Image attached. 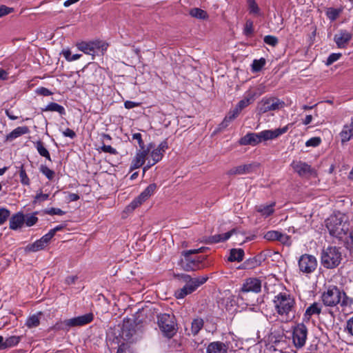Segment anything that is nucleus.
Returning <instances> with one entry per match:
<instances>
[{
    "instance_id": "nucleus-1",
    "label": "nucleus",
    "mask_w": 353,
    "mask_h": 353,
    "mask_svg": "<svg viewBox=\"0 0 353 353\" xmlns=\"http://www.w3.org/2000/svg\"><path fill=\"white\" fill-rule=\"evenodd\" d=\"M274 311L283 320L289 322L294 319L296 303L293 295L283 292L276 294L272 299Z\"/></svg>"
},
{
    "instance_id": "nucleus-2",
    "label": "nucleus",
    "mask_w": 353,
    "mask_h": 353,
    "mask_svg": "<svg viewBox=\"0 0 353 353\" xmlns=\"http://www.w3.org/2000/svg\"><path fill=\"white\" fill-rule=\"evenodd\" d=\"M321 301L326 307H334L340 305L341 307L350 306L353 301L345 292L336 286H330L321 294Z\"/></svg>"
},
{
    "instance_id": "nucleus-3",
    "label": "nucleus",
    "mask_w": 353,
    "mask_h": 353,
    "mask_svg": "<svg viewBox=\"0 0 353 353\" xmlns=\"http://www.w3.org/2000/svg\"><path fill=\"white\" fill-rule=\"evenodd\" d=\"M325 225L330 234L338 239H342L349 230L346 216L339 212L328 217Z\"/></svg>"
},
{
    "instance_id": "nucleus-4",
    "label": "nucleus",
    "mask_w": 353,
    "mask_h": 353,
    "mask_svg": "<svg viewBox=\"0 0 353 353\" xmlns=\"http://www.w3.org/2000/svg\"><path fill=\"white\" fill-rule=\"evenodd\" d=\"M205 248L190 250L182 252L183 257L180 261V265L185 271H194L200 269L201 263L205 259L204 257L196 256V254L201 253Z\"/></svg>"
},
{
    "instance_id": "nucleus-5",
    "label": "nucleus",
    "mask_w": 353,
    "mask_h": 353,
    "mask_svg": "<svg viewBox=\"0 0 353 353\" xmlns=\"http://www.w3.org/2000/svg\"><path fill=\"white\" fill-rule=\"evenodd\" d=\"M321 264L327 269L336 268L342 260L341 252L339 248L335 246H330L324 249L321 252Z\"/></svg>"
},
{
    "instance_id": "nucleus-6",
    "label": "nucleus",
    "mask_w": 353,
    "mask_h": 353,
    "mask_svg": "<svg viewBox=\"0 0 353 353\" xmlns=\"http://www.w3.org/2000/svg\"><path fill=\"white\" fill-rule=\"evenodd\" d=\"M93 314L90 312L81 316L58 322L54 325L53 329L55 330L68 331L70 327L83 326L90 323L93 321Z\"/></svg>"
},
{
    "instance_id": "nucleus-7",
    "label": "nucleus",
    "mask_w": 353,
    "mask_h": 353,
    "mask_svg": "<svg viewBox=\"0 0 353 353\" xmlns=\"http://www.w3.org/2000/svg\"><path fill=\"white\" fill-rule=\"evenodd\" d=\"M157 324L163 335L168 338H172L176 332L175 317L170 314H160L157 316Z\"/></svg>"
},
{
    "instance_id": "nucleus-8",
    "label": "nucleus",
    "mask_w": 353,
    "mask_h": 353,
    "mask_svg": "<svg viewBox=\"0 0 353 353\" xmlns=\"http://www.w3.org/2000/svg\"><path fill=\"white\" fill-rule=\"evenodd\" d=\"M285 102L276 97H263L258 103L259 114H263L268 112L279 110L285 107Z\"/></svg>"
},
{
    "instance_id": "nucleus-9",
    "label": "nucleus",
    "mask_w": 353,
    "mask_h": 353,
    "mask_svg": "<svg viewBox=\"0 0 353 353\" xmlns=\"http://www.w3.org/2000/svg\"><path fill=\"white\" fill-rule=\"evenodd\" d=\"M208 279V276H199L194 278V281L186 283L183 288L177 290L175 292V296L176 299H183L188 294L194 292L199 286L204 284Z\"/></svg>"
},
{
    "instance_id": "nucleus-10",
    "label": "nucleus",
    "mask_w": 353,
    "mask_h": 353,
    "mask_svg": "<svg viewBox=\"0 0 353 353\" xmlns=\"http://www.w3.org/2000/svg\"><path fill=\"white\" fill-rule=\"evenodd\" d=\"M307 327L303 323H298L292 329V343L296 348L303 347L307 339Z\"/></svg>"
},
{
    "instance_id": "nucleus-11",
    "label": "nucleus",
    "mask_w": 353,
    "mask_h": 353,
    "mask_svg": "<svg viewBox=\"0 0 353 353\" xmlns=\"http://www.w3.org/2000/svg\"><path fill=\"white\" fill-rule=\"evenodd\" d=\"M298 265L300 272L308 274L315 271L318 263L314 256L305 254L300 256Z\"/></svg>"
},
{
    "instance_id": "nucleus-12",
    "label": "nucleus",
    "mask_w": 353,
    "mask_h": 353,
    "mask_svg": "<svg viewBox=\"0 0 353 353\" xmlns=\"http://www.w3.org/2000/svg\"><path fill=\"white\" fill-rule=\"evenodd\" d=\"M77 48L86 54L91 55L92 59L96 54L101 49L105 50L107 49V44L101 41H95L90 42H81L77 44Z\"/></svg>"
},
{
    "instance_id": "nucleus-13",
    "label": "nucleus",
    "mask_w": 353,
    "mask_h": 353,
    "mask_svg": "<svg viewBox=\"0 0 353 353\" xmlns=\"http://www.w3.org/2000/svg\"><path fill=\"white\" fill-rule=\"evenodd\" d=\"M291 166L301 176H316V172L310 165L301 161H293Z\"/></svg>"
},
{
    "instance_id": "nucleus-14",
    "label": "nucleus",
    "mask_w": 353,
    "mask_h": 353,
    "mask_svg": "<svg viewBox=\"0 0 353 353\" xmlns=\"http://www.w3.org/2000/svg\"><path fill=\"white\" fill-rule=\"evenodd\" d=\"M261 290V281L257 278H249L247 279L243 283L240 292L248 293L254 292L259 293Z\"/></svg>"
},
{
    "instance_id": "nucleus-15",
    "label": "nucleus",
    "mask_w": 353,
    "mask_h": 353,
    "mask_svg": "<svg viewBox=\"0 0 353 353\" xmlns=\"http://www.w3.org/2000/svg\"><path fill=\"white\" fill-rule=\"evenodd\" d=\"M288 130V125H285L282 128H276L274 130H265L259 132L261 143L276 139L281 135L285 134Z\"/></svg>"
},
{
    "instance_id": "nucleus-16",
    "label": "nucleus",
    "mask_w": 353,
    "mask_h": 353,
    "mask_svg": "<svg viewBox=\"0 0 353 353\" xmlns=\"http://www.w3.org/2000/svg\"><path fill=\"white\" fill-rule=\"evenodd\" d=\"M352 34L346 30H341L334 36V41L339 48H345L352 39Z\"/></svg>"
},
{
    "instance_id": "nucleus-17",
    "label": "nucleus",
    "mask_w": 353,
    "mask_h": 353,
    "mask_svg": "<svg viewBox=\"0 0 353 353\" xmlns=\"http://www.w3.org/2000/svg\"><path fill=\"white\" fill-rule=\"evenodd\" d=\"M136 334L135 325L130 321H124L122 325L120 336L124 341L130 342Z\"/></svg>"
},
{
    "instance_id": "nucleus-18",
    "label": "nucleus",
    "mask_w": 353,
    "mask_h": 353,
    "mask_svg": "<svg viewBox=\"0 0 353 353\" xmlns=\"http://www.w3.org/2000/svg\"><path fill=\"white\" fill-rule=\"evenodd\" d=\"M152 144H150L146 150L141 149L136 154L135 157L133 159L131 165L130 170H135L143 165L145 161L146 156L148 154V152L152 148Z\"/></svg>"
},
{
    "instance_id": "nucleus-19",
    "label": "nucleus",
    "mask_w": 353,
    "mask_h": 353,
    "mask_svg": "<svg viewBox=\"0 0 353 353\" xmlns=\"http://www.w3.org/2000/svg\"><path fill=\"white\" fill-rule=\"evenodd\" d=\"M261 143L260 135L259 133L250 132L241 138L239 143L242 145H256Z\"/></svg>"
},
{
    "instance_id": "nucleus-20",
    "label": "nucleus",
    "mask_w": 353,
    "mask_h": 353,
    "mask_svg": "<svg viewBox=\"0 0 353 353\" xmlns=\"http://www.w3.org/2000/svg\"><path fill=\"white\" fill-rule=\"evenodd\" d=\"M228 346L221 341H214L208 344L206 353H228Z\"/></svg>"
},
{
    "instance_id": "nucleus-21",
    "label": "nucleus",
    "mask_w": 353,
    "mask_h": 353,
    "mask_svg": "<svg viewBox=\"0 0 353 353\" xmlns=\"http://www.w3.org/2000/svg\"><path fill=\"white\" fill-rule=\"evenodd\" d=\"M168 143L166 141H162L158 147L153 150L151 152V157L153 161V163H157L160 160H161L163 153L165 150L168 148Z\"/></svg>"
},
{
    "instance_id": "nucleus-22",
    "label": "nucleus",
    "mask_w": 353,
    "mask_h": 353,
    "mask_svg": "<svg viewBox=\"0 0 353 353\" xmlns=\"http://www.w3.org/2000/svg\"><path fill=\"white\" fill-rule=\"evenodd\" d=\"M21 341V337L18 336H11L4 340L2 336H0V350L12 347L17 345Z\"/></svg>"
},
{
    "instance_id": "nucleus-23",
    "label": "nucleus",
    "mask_w": 353,
    "mask_h": 353,
    "mask_svg": "<svg viewBox=\"0 0 353 353\" xmlns=\"http://www.w3.org/2000/svg\"><path fill=\"white\" fill-rule=\"evenodd\" d=\"M321 305L319 303H313L305 310L304 313V319L309 321L312 316L320 314L321 312Z\"/></svg>"
},
{
    "instance_id": "nucleus-24",
    "label": "nucleus",
    "mask_w": 353,
    "mask_h": 353,
    "mask_svg": "<svg viewBox=\"0 0 353 353\" xmlns=\"http://www.w3.org/2000/svg\"><path fill=\"white\" fill-rule=\"evenodd\" d=\"M253 164L241 165L234 167L228 172L229 175H238L250 173L252 172Z\"/></svg>"
},
{
    "instance_id": "nucleus-25",
    "label": "nucleus",
    "mask_w": 353,
    "mask_h": 353,
    "mask_svg": "<svg viewBox=\"0 0 353 353\" xmlns=\"http://www.w3.org/2000/svg\"><path fill=\"white\" fill-rule=\"evenodd\" d=\"M30 130L28 127L27 126H19L13 130L11 132H10L6 136V141H12L15 139L29 133Z\"/></svg>"
},
{
    "instance_id": "nucleus-26",
    "label": "nucleus",
    "mask_w": 353,
    "mask_h": 353,
    "mask_svg": "<svg viewBox=\"0 0 353 353\" xmlns=\"http://www.w3.org/2000/svg\"><path fill=\"white\" fill-rule=\"evenodd\" d=\"M235 232V230L233 229L228 232L220 234H215L211 236H209L206 240V243H216L219 242H223L228 240L232 234Z\"/></svg>"
},
{
    "instance_id": "nucleus-27",
    "label": "nucleus",
    "mask_w": 353,
    "mask_h": 353,
    "mask_svg": "<svg viewBox=\"0 0 353 353\" xmlns=\"http://www.w3.org/2000/svg\"><path fill=\"white\" fill-rule=\"evenodd\" d=\"M25 221V216L22 213H17L13 215L10 219V228L17 230L21 228Z\"/></svg>"
},
{
    "instance_id": "nucleus-28",
    "label": "nucleus",
    "mask_w": 353,
    "mask_h": 353,
    "mask_svg": "<svg viewBox=\"0 0 353 353\" xmlns=\"http://www.w3.org/2000/svg\"><path fill=\"white\" fill-rule=\"evenodd\" d=\"M339 136L342 143L349 141L353 137V123L350 125H345Z\"/></svg>"
},
{
    "instance_id": "nucleus-29",
    "label": "nucleus",
    "mask_w": 353,
    "mask_h": 353,
    "mask_svg": "<svg viewBox=\"0 0 353 353\" xmlns=\"http://www.w3.org/2000/svg\"><path fill=\"white\" fill-rule=\"evenodd\" d=\"M274 202L269 205H259L256 206V210L260 213L262 216L268 217L274 212Z\"/></svg>"
},
{
    "instance_id": "nucleus-30",
    "label": "nucleus",
    "mask_w": 353,
    "mask_h": 353,
    "mask_svg": "<svg viewBox=\"0 0 353 353\" xmlns=\"http://www.w3.org/2000/svg\"><path fill=\"white\" fill-rule=\"evenodd\" d=\"M42 112H56L61 116L65 114V110L63 106L54 103H49L46 106L41 108Z\"/></svg>"
},
{
    "instance_id": "nucleus-31",
    "label": "nucleus",
    "mask_w": 353,
    "mask_h": 353,
    "mask_svg": "<svg viewBox=\"0 0 353 353\" xmlns=\"http://www.w3.org/2000/svg\"><path fill=\"white\" fill-rule=\"evenodd\" d=\"M242 110L238 108V107L236 105V107L230 110L228 115L225 117L223 122L221 123V128H226L228 124L234 119L241 112Z\"/></svg>"
},
{
    "instance_id": "nucleus-32",
    "label": "nucleus",
    "mask_w": 353,
    "mask_h": 353,
    "mask_svg": "<svg viewBox=\"0 0 353 353\" xmlns=\"http://www.w3.org/2000/svg\"><path fill=\"white\" fill-rule=\"evenodd\" d=\"M157 185L155 183L150 184L139 196L143 202L148 200L156 191Z\"/></svg>"
},
{
    "instance_id": "nucleus-33",
    "label": "nucleus",
    "mask_w": 353,
    "mask_h": 353,
    "mask_svg": "<svg viewBox=\"0 0 353 353\" xmlns=\"http://www.w3.org/2000/svg\"><path fill=\"white\" fill-rule=\"evenodd\" d=\"M244 251L242 249H232L228 258L229 261H242L243 259Z\"/></svg>"
},
{
    "instance_id": "nucleus-34",
    "label": "nucleus",
    "mask_w": 353,
    "mask_h": 353,
    "mask_svg": "<svg viewBox=\"0 0 353 353\" xmlns=\"http://www.w3.org/2000/svg\"><path fill=\"white\" fill-rule=\"evenodd\" d=\"M35 148L39 152V154L45 157L46 159L51 161L50 154L46 148L44 146L43 143L41 141H37L34 143Z\"/></svg>"
},
{
    "instance_id": "nucleus-35",
    "label": "nucleus",
    "mask_w": 353,
    "mask_h": 353,
    "mask_svg": "<svg viewBox=\"0 0 353 353\" xmlns=\"http://www.w3.org/2000/svg\"><path fill=\"white\" fill-rule=\"evenodd\" d=\"M343 10V8L342 7L339 8H328L325 14L331 21H334L339 17Z\"/></svg>"
},
{
    "instance_id": "nucleus-36",
    "label": "nucleus",
    "mask_w": 353,
    "mask_h": 353,
    "mask_svg": "<svg viewBox=\"0 0 353 353\" xmlns=\"http://www.w3.org/2000/svg\"><path fill=\"white\" fill-rule=\"evenodd\" d=\"M203 320L201 318L195 319L192 321L191 324V332L192 334L195 336L203 327Z\"/></svg>"
},
{
    "instance_id": "nucleus-37",
    "label": "nucleus",
    "mask_w": 353,
    "mask_h": 353,
    "mask_svg": "<svg viewBox=\"0 0 353 353\" xmlns=\"http://www.w3.org/2000/svg\"><path fill=\"white\" fill-rule=\"evenodd\" d=\"M254 101V94L249 93L244 99L241 100L236 105L238 108L243 110L245 108L252 103Z\"/></svg>"
},
{
    "instance_id": "nucleus-38",
    "label": "nucleus",
    "mask_w": 353,
    "mask_h": 353,
    "mask_svg": "<svg viewBox=\"0 0 353 353\" xmlns=\"http://www.w3.org/2000/svg\"><path fill=\"white\" fill-rule=\"evenodd\" d=\"M46 246V245L43 242L41 239H39L34 243L28 245L26 248V250L28 252H35L44 249Z\"/></svg>"
},
{
    "instance_id": "nucleus-39",
    "label": "nucleus",
    "mask_w": 353,
    "mask_h": 353,
    "mask_svg": "<svg viewBox=\"0 0 353 353\" xmlns=\"http://www.w3.org/2000/svg\"><path fill=\"white\" fill-rule=\"evenodd\" d=\"M190 14L199 19H206L208 17V13L199 8H194L190 10Z\"/></svg>"
},
{
    "instance_id": "nucleus-40",
    "label": "nucleus",
    "mask_w": 353,
    "mask_h": 353,
    "mask_svg": "<svg viewBox=\"0 0 353 353\" xmlns=\"http://www.w3.org/2000/svg\"><path fill=\"white\" fill-rule=\"evenodd\" d=\"M266 63V61L264 58L259 59H254L252 64V71L253 72H257L261 70Z\"/></svg>"
},
{
    "instance_id": "nucleus-41",
    "label": "nucleus",
    "mask_w": 353,
    "mask_h": 353,
    "mask_svg": "<svg viewBox=\"0 0 353 353\" xmlns=\"http://www.w3.org/2000/svg\"><path fill=\"white\" fill-rule=\"evenodd\" d=\"M39 314H33L28 318L26 325L29 328L36 327L40 323Z\"/></svg>"
},
{
    "instance_id": "nucleus-42",
    "label": "nucleus",
    "mask_w": 353,
    "mask_h": 353,
    "mask_svg": "<svg viewBox=\"0 0 353 353\" xmlns=\"http://www.w3.org/2000/svg\"><path fill=\"white\" fill-rule=\"evenodd\" d=\"M19 176H20V182L23 185H30V179L28 178L26 171L24 169L23 165H21L19 167Z\"/></svg>"
},
{
    "instance_id": "nucleus-43",
    "label": "nucleus",
    "mask_w": 353,
    "mask_h": 353,
    "mask_svg": "<svg viewBox=\"0 0 353 353\" xmlns=\"http://www.w3.org/2000/svg\"><path fill=\"white\" fill-rule=\"evenodd\" d=\"M248 6L250 14H259L260 9L254 0H248Z\"/></svg>"
},
{
    "instance_id": "nucleus-44",
    "label": "nucleus",
    "mask_w": 353,
    "mask_h": 353,
    "mask_svg": "<svg viewBox=\"0 0 353 353\" xmlns=\"http://www.w3.org/2000/svg\"><path fill=\"white\" fill-rule=\"evenodd\" d=\"M143 201L141 199H139V196L135 198L127 207L126 210L128 212L133 211L138 206L141 205Z\"/></svg>"
},
{
    "instance_id": "nucleus-45",
    "label": "nucleus",
    "mask_w": 353,
    "mask_h": 353,
    "mask_svg": "<svg viewBox=\"0 0 353 353\" xmlns=\"http://www.w3.org/2000/svg\"><path fill=\"white\" fill-rule=\"evenodd\" d=\"M40 171L49 180H51L54 176V172L46 165H41Z\"/></svg>"
},
{
    "instance_id": "nucleus-46",
    "label": "nucleus",
    "mask_w": 353,
    "mask_h": 353,
    "mask_svg": "<svg viewBox=\"0 0 353 353\" xmlns=\"http://www.w3.org/2000/svg\"><path fill=\"white\" fill-rule=\"evenodd\" d=\"M280 232L271 230L266 232L264 238L268 241H278Z\"/></svg>"
},
{
    "instance_id": "nucleus-47",
    "label": "nucleus",
    "mask_w": 353,
    "mask_h": 353,
    "mask_svg": "<svg viewBox=\"0 0 353 353\" xmlns=\"http://www.w3.org/2000/svg\"><path fill=\"white\" fill-rule=\"evenodd\" d=\"M38 221V218L34 214H28L25 216L24 223L28 227L34 225Z\"/></svg>"
},
{
    "instance_id": "nucleus-48",
    "label": "nucleus",
    "mask_w": 353,
    "mask_h": 353,
    "mask_svg": "<svg viewBox=\"0 0 353 353\" xmlns=\"http://www.w3.org/2000/svg\"><path fill=\"white\" fill-rule=\"evenodd\" d=\"M341 53H332L327 57L325 62V65L327 66L332 65L333 63L338 61L341 57Z\"/></svg>"
},
{
    "instance_id": "nucleus-49",
    "label": "nucleus",
    "mask_w": 353,
    "mask_h": 353,
    "mask_svg": "<svg viewBox=\"0 0 353 353\" xmlns=\"http://www.w3.org/2000/svg\"><path fill=\"white\" fill-rule=\"evenodd\" d=\"M321 143V139L319 137H314L307 140L305 143V145L307 147H317Z\"/></svg>"
},
{
    "instance_id": "nucleus-50",
    "label": "nucleus",
    "mask_w": 353,
    "mask_h": 353,
    "mask_svg": "<svg viewBox=\"0 0 353 353\" xmlns=\"http://www.w3.org/2000/svg\"><path fill=\"white\" fill-rule=\"evenodd\" d=\"M278 241L281 242L282 244L286 245L288 246H290L292 244V240L290 236L285 234H282L281 232H280L279 235Z\"/></svg>"
},
{
    "instance_id": "nucleus-51",
    "label": "nucleus",
    "mask_w": 353,
    "mask_h": 353,
    "mask_svg": "<svg viewBox=\"0 0 353 353\" xmlns=\"http://www.w3.org/2000/svg\"><path fill=\"white\" fill-rule=\"evenodd\" d=\"M10 214V212L8 210L3 208H0V225L6 221Z\"/></svg>"
},
{
    "instance_id": "nucleus-52",
    "label": "nucleus",
    "mask_w": 353,
    "mask_h": 353,
    "mask_svg": "<svg viewBox=\"0 0 353 353\" xmlns=\"http://www.w3.org/2000/svg\"><path fill=\"white\" fill-rule=\"evenodd\" d=\"M264 42L272 46H275L278 43V39L272 35H267L263 39Z\"/></svg>"
},
{
    "instance_id": "nucleus-53",
    "label": "nucleus",
    "mask_w": 353,
    "mask_h": 353,
    "mask_svg": "<svg viewBox=\"0 0 353 353\" xmlns=\"http://www.w3.org/2000/svg\"><path fill=\"white\" fill-rule=\"evenodd\" d=\"M253 30V22L251 20H247L243 30L244 34L249 36L252 34Z\"/></svg>"
},
{
    "instance_id": "nucleus-54",
    "label": "nucleus",
    "mask_w": 353,
    "mask_h": 353,
    "mask_svg": "<svg viewBox=\"0 0 353 353\" xmlns=\"http://www.w3.org/2000/svg\"><path fill=\"white\" fill-rule=\"evenodd\" d=\"M45 212L50 215H63L65 214V212L61 210L60 208H51L45 211Z\"/></svg>"
},
{
    "instance_id": "nucleus-55",
    "label": "nucleus",
    "mask_w": 353,
    "mask_h": 353,
    "mask_svg": "<svg viewBox=\"0 0 353 353\" xmlns=\"http://www.w3.org/2000/svg\"><path fill=\"white\" fill-rule=\"evenodd\" d=\"M49 197V194H43L41 192L37 193L34 197V203H41V202H43L44 201H46Z\"/></svg>"
},
{
    "instance_id": "nucleus-56",
    "label": "nucleus",
    "mask_w": 353,
    "mask_h": 353,
    "mask_svg": "<svg viewBox=\"0 0 353 353\" xmlns=\"http://www.w3.org/2000/svg\"><path fill=\"white\" fill-rule=\"evenodd\" d=\"M36 93L42 96H50L52 94V92L48 88L44 87H39L36 90Z\"/></svg>"
},
{
    "instance_id": "nucleus-57",
    "label": "nucleus",
    "mask_w": 353,
    "mask_h": 353,
    "mask_svg": "<svg viewBox=\"0 0 353 353\" xmlns=\"http://www.w3.org/2000/svg\"><path fill=\"white\" fill-rule=\"evenodd\" d=\"M345 331L353 336V316L350 318L346 322Z\"/></svg>"
},
{
    "instance_id": "nucleus-58",
    "label": "nucleus",
    "mask_w": 353,
    "mask_h": 353,
    "mask_svg": "<svg viewBox=\"0 0 353 353\" xmlns=\"http://www.w3.org/2000/svg\"><path fill=\"white\" fill-rule=\"evenodd\" d=\"M132 139L136 140L141 149H144V143L142 140V136L140 133H134L132 134Z\"/></svg>"
},
{
    "instance_id": "nucleus-59",
    "label": "nucleus",
    "mask_w": 353,
    "mask_h": 353,
    "mask_svg": "<svg viewBox=\"0 0 353 353\" xmlns=\"http://www.w3.org/2000/svg\"><path fill=\"white\" fill-rule=\"evenodd\" d=\"M101 150L104 152L110 153L111 154H116L117 153L116 149L112 148L111 145H107L103 144L101 147Z\"/></svg>"
},
{
    "instance_id": "nucleus-60",
    "label": "nucleus",
    "mask_w": 353,
    "mask_h": 353,
    "mask_svg": "<svg viewBox=\"0 0 353 353\" xmlns=\"http://www.w3.org/2000/svg\"><path fill=\"white\" fill-rule=\"evenodd\" d=\"M13 11V8L7 7L6 6H0V17H2Z\"/></svg>"
},
{
    "instance_id": "nucleus-61",
    "label": "nucleus",
    "mask_w": 353,
    "mask_h": 353,
    "mask_svg": "<svg viewBox=\"0 0 353 353\" xmlns=\"http://www.w3.org/2000/svg\"><path fill=\"white\" fill-rule=\"evenodd\" d=\"M139 105H140V103L134 102V101H126L124 103V107L126 109H132V108H134L135 107H138Z\"/></svg>"
},
{
    "instance_id": "nucleus-62",
    "label": "nucleus",
    "mask_w": 353,
    "mask_h": 353,
    "mask_svg": "<svg viewBox=\"0 0 353 353\" xmlns=\"http://www.w3.org/2000/svg\"><path fill=\"white\" fill-rule=\"evenodd\" d=\"M63 134L64 137H70L71 139H74L76 137V133L70 128L65 129V130L63 132Z\"/></svg>"
},
{
    "instance_id": "nucleus-63",
    "label": "nucleus",
    "mask_w": 353,
    "mask_h": 353,
    "mask_svg": "<svg viewBox=\"0 0 353 353\" xmlns=\"http://www.w3.org/2000/svg\"><path fill=\"white\" fill-rule=\"evenodd\" d=\"M61 54H63V56L65 57V59L68 61H72V53H71V51L68 49H64L62 50V52Z\"/></svg>"
},
{
    "instance_id": "nucleus-64",
    "label": "nucleus",
    "mask_w": 353,
    "mask_h": 353,
    "mask_svg": "<svg viewBox=\"0 0 353 353\" xmlns=\"http://www.w3.org/2000/svg\"><path fill=\"white\" fill-rule=\"evenodd\" d=\"M9 72L7 70L3 69H0V80H7L8 79Z\"/></svg>"
}]
</instances>
